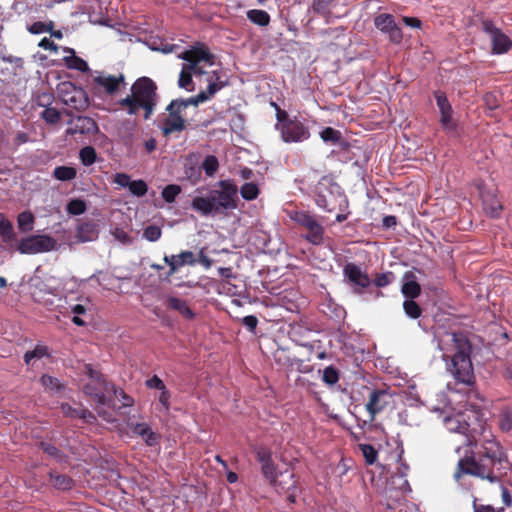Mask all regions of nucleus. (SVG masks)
Masks as SVG:
<instances>
[{
  "mask_svg": "<svg viewBox=\"0 0 512 512\" xmlns=\"http://www.w3.org/2000/svg\"><path fill=\"white\" fill-rule=\"evenodd\" d=\"M464 456L458 460L454 478L473 476L491 484L501 483L510 466L507 451L495 436L466 439Z\"/></svg>",
  "mask_w": 512,
  "mask_h": 512,
  "instance_id": "nucleus-1",
  "label": "nucleus"
},
{
  "mask_svg": "<svg viewBox=\"0 0 512 512\" xmlns=\"http://www.w3.org/2000/svg\"><path fill=\"white\" fill-rule=\"evenodd\" d=\"M445 350L444 359L450 357L451 363L447 369L458 383L471 386L475 383L474 369L471 361L472 346L467 336L462 332L446 334V339L440 342Z\"/></svg>",
  "mask_w": 512,
  "mask_h": 512,
  "instance_id": "nucleus-2",
  "label": "nucleus"
},
{
  "mask_svg": "<svg viewBox=\"0 0 512 512\" xmlns=\"http://www.w3.org/2000/svg\"><path fill=\"white\" fill-rule=\"evenodd\" d=\"M218 189H213L208 196H196L191 201V208L202 216L225 214L238 207V187L231 179L220 180Z\"/></svg>",
  "mask_w": 512,
  "mask_h": 512,
  "instance_id": "nucleus-3",
  "label": "nucleus"
},
{
  "mask_svg": "<svg viewBox=\"0 0 512 512\" xmlns=\"http://www.w3.org/2000/svg\"><path fill=\"white\" fill-rule=\"evenodd\" d=\"M158 102L157 85L149 77L138 78L131 86V94L119 101V105L129 115H135L140 108L144 110V119L148 120L155 111Z\"/></svg>",
  "mask_w": 512,
  "mask_h": 512,
  "instance_id": "nucleus-4",
  "label": "nucleus"
},
{
  "mask_svg": "<svg viewBox=\"0 0 512 512\" xmlns=\"http://www.w3.org/2000/svg\"><path fill=\"white\" fill-rule=\"evenodd\" d=\"M315 202L324 211L332 212L335 207L331 204V198L341 197V187L329 175L323 176L315 185Z\"/></svg>",
  "mask_w": 512,
  "mask_h": 512,
  "instance_id": "nucleus-5",
  "label": "nucleus"
},
{
  "mask_svg": "<svg viewBox=\"0 0 512 512\" xmlns=\"http://www.w3.org/2000/svg\"><path fill=\"white\" fill-rule=\"evenodd\" d=\"M57 91L61 102L72 109L83 111L89 105L85 90L80 87H76L71 82L60 83Z\"/></svg>",
  "mask_w": 512,
  "mask_h": 512,
  "instance_id": "nucleus-6",
  "label": "nucleus"
},
{
  "mask_svg": "<svg viewBox=\"0 0 512 512\" xmlns=\"http://www.w3.org/2000/svg\"><path fill=\"white\" fill-rule=\"evenodd\" d=\"M125 77L122 73L118 75H110L104 72L98 73L91 80V91L95 95H108L112 96L116 94L121 85H125Z\"/></svg>",
  "mask_w": 512,
  "mask_h": 512,
  "instance_id": "nucleus-7",
  "label": "nucleus"
},
{
  "mask_svg": "<svg viewBox=\"0 0 512 512\" xmlns=\"http://www.w3.org/2000/svg\"><path fill=\"white\" fill-rule=\"evenodd\" d=\"M57 241L50 235H32L23 238L18 246L22 254H38L56 249Z\"/></svg>",
  "mask_w": 512,
  "mask_h": 512,
  "instance_id": "nucleus-8",
  "label": "nucleus"
},
{
  "mask_svg": "<svg viewBox=\"0 0 512 512\" xmlns=\"http://www.w3.org/2000/svg\"><path fill=\"white\" fill-rule=\"evenodd\" d=\"M292 219L307 230L305 239L313 245H321L324 240V228L308 212H296Z\"/></svg>",
  "mask_w": 512,
  "mask_h": 512,
  "instance_id": "nucleus-9",
  "label": "nucleus"
},
{
  "mask_svg": "<svg viewBox=\"0 0 512 512\" xmlns=\"http://www.w3.org/2000/svg\"><path fill=\"white\" fill-rule=\"evenodd\" d=\"M255 458L260 464L261 474L270 484L275 483L276 476L280 472L277 470V464L273 460L272 451L265 445H257L253 449Z\"/></svg>",
  "mask_w": 512,
  "mask_h": 512,
  "instance_id": "nucleus-10",
  "label": "nucleus"
},
{
  "mask_svg": "<svg viewBox=\"0 0 512 512\" xmlns=\"http://www.w3.org/2000/svg\"><path fill=\"white\" fill-rule=\"evenodd\" d=\"M482 31L490 37L493 54H504L511 49L512 41L510 38L501 29L496 27L492 21L484 20L482 22Z\"/></svg>",
  "mask_w": 512,
  "mask_h": 512,
  "instance_id": "nucleus-11",
  "label": "nucleus"
},
{
  "mask_svg": "<svg viewBox=\"0 0 512 512\" xmlns=\"http://www.w3.org/2000/svg\"><path fill=\"white\" fill-rule=\"evenodd\" d=\"M178 57L188 62L184 65L189 69H196L197 65L201 62L213 65L215 60V56L209 51L208 47L200 42L195 43L190 49L183 51Z\"/></svg>",
  "mask_w": 512,
  "mask_h": 512,
  "instance_id": "nucleus-12",
  "label": "nucleus"
},
{
  "mask_svg": "<svg viewBox=\"0 0 512 512\" xmlns=\"http://www.w3.org/2000/svg\"><path fill=\"white\" fill-rule=\"evenodd\" d=\"M343 276L355 293H363L364 289L368 288L371 284L368 274L363 272L361 267L353 262H347L344 265Z\"/></svg>",
  "mask_w": 512,
  "mask_h": 512,
  "instance_id": "nucleus-13",
  "label": "nucleus"
},
{
  "mask_svg": "<svg viewBox=\"0 0 512 512\" xmlns=\"http://www.w3.org/2000/svg\"><path fill=\"white\" fill-rule=\"evenodd\" d=\"M391 399L392 394L388 389H372L370 391L368 401L365 405L366 411L369 414V423L373 422L376 415L381 413L387 405H389Z\"/></svg>",
  "mask_w": 512,
  "mask_h": 512,
  "instance_id": "nucleus-14",
  "label": "nucleus"
},
{
  "mask_svg": "<svg viewBox=\"0 0 512 512\" xmlns=\"http://www.w3.org/2000/svg\"><path fill=\"white\" fill-rule=\"evenodd\" d=\"M281 138L286 143L292 142H303L310 137V131L297 117H294L292 121L282 124V127L278 130Z\"/></svg>",
  "mask_w": 512,
  "mask_h": 512,
  "instance_id": "nucleus-15",
  "label": "nucleus"
},
{
  "mask_svg": "<svg viewBox=\"0 0 512 512\" xmlns=\"http://www.w3.org/2000/svg\"><path fill=\"white\" fill-rule=\"evenodd\" d=\"M166 111L168 117L162 123V133L164 136L180 133L186 129V120L183 117V111L179 109L175 103L170 102Z\"/></svg>",
  "mask_w": 512,
  "mask_h": 512,
  "instance_id": "nucleus-16",
  "label": "nucleus"
},
{
  "mask_svg": "<svg viewBox=\"0 0 512 512\" xmlns=\"http://www.w3.org/2000/svg\"><path fill=\"white\" fill-rule=\"evenodd\" d=\"M374 25L381 32L388 34L389 40L399 44L403 39L401 28L396 24L394 16L388 13H382L374 18Z\"/></svg>",
  "mask_w": 512,
  "mask_h": 512,
  "instance_id": "nucleus-17",
  "label": "nucleus"
},
{
  "mask_svg": "<svg viewBox=\"0 0 512 512\" xmlns=\"http://www.w3.org/2000/svg\"><path fill=\"white\" fill-rule=\"evenodd\" d=\"M437 107L440 112V124L446 132L456 129V122L452 118L453 109L445 92L437 90L434 92Z\"/></svg>",
  "mask_w": 512,
  "mask_h": 512,
  "instance_id": "nucleus-18",
  "label": "nucleus"
},
{
  "mask_svg": "<svg viewBox=\"0 0 512 512\" xmlns=\"http://www.w3.org/2000/svg\"><path fill=\"white\" fill-rule=\"evenodd\" d=\"M98 131L99 128L94 119L87 116H78L72 127L67 129V134L95 135Z\"/></svg>",
  "mask_w": 512,
  "mask_h": 512,
  "instance_id": "nucleus-19",
  "label": "nucleus"
},
{
  "mask_svg": "<svg viewBox=\"0 0 512 512\" xmlns=\"http://www.w3.org/2000/svg\"><path fill=\"white\" fill-rule=\"evenodd\" d=\"M270 485L275 488L277 493L280 494L299 489L296 475L292 471L288 470L280 472L278 476H276L275 483H270Z\"/></svg>",
  "mask_w": 512,
  "mask_h": 512,
  "instance_id": "nucleus-20",
  "label": "nucleus"
},
{
  "mask_svg": "<svg viewBox=\"0 0 512 512\" xmlns=\"http://www.w3.org/2000/svg\"><path fill=\"white\" fill-rule=\"evenodd\" d=\"M165 263L169 266V275H173L184 265H194L196 260L191 251H182L178 255L164 256Z\"/></svg>",
  "mask_w": 512,
  "mask_h": 512,
  "instance_id": "nucleus-21",
  "label": "nucleus"
},
{
  "mask_svg": "<svg viewBox=\"0 0 512 512\" xmlns=\"http://www.w3.org/2000/svg\"><path fill=\"white\" fill-rule=\"evenodd\" d=\"M83 391L86 395L90 396L96 404L108 407L112 406L113 400L108 399L105 396V392H109L110 390H106L103 386H99L97 381L85 384Z\"/></svg>",
  "mask_w": 512,
  "mask_h": 512,
  "instance_id": "nucleus-22",
  "label": "nucleus"
},
{
  "mask_svg": "<svg viewBox=\"0 0 512 512\" xmlns=\"http://www.w3.org/2000/svg\"><path fill=\"white\" fill-rule=\"evenodd\" d=\"M446 428L455 433H460L475 440L473 436H470V425L467 423L464 414H457L445 419Z\"/></svg>",
  "mask_w": 512,
  "mask_h": 512,
  "instance_id": "nucleus-23",
  "label": "nucleus"
},
{
  "mask_svg": "<svg viewBox=\"0 0 512 512\" xmlns=\"http://www.w3.org/2000/svg\"><path fill=\"white\" fill-rule=\"evenodd\" d=\"M132 432L140 436L148 446H155L158 444L159 436L153 432L147 423L129 424Z\"/></svg>",
  "mask_w": 512,
  "mask_h": 512,
  "instance_id": "nucleus-24",
  "label": "nucleus"
},
{
  "mask_svg": "<svg viewBox=\"0 0 512 512\" xmlns=\"http://www.w3.org/2000/svg\"><path fill=\"white\" fill-rule=\"evenodd\" d=\"M484 211L492 218H497L503 209L501 202L493 192H483L481 194Z\"/></svg>",
  "mask_w": 512,
  "mask_h": 512,
  "instance_id": "nucleus-25",
  "label": "nucleus"
},
{
  "mask_svg": "<svg viewBox=\"0 0 512 512\" xmlns=\"http://www.w3.org/2000/svg\"><path fill=\"white\" fill-rule=\"evenodd\" d=\"M401 292L406 299H415L421 294V286L415 280V275L412 272L404 274V283L401 287Z\"/></svg>",
  "mask_w": 512,
  "mask_h": 512,
  "instance_id": "nucleus-26",
  "label": "nucleus"
},
{
  "mask_svg": "<svg viewBox=\"0 0 512 512\" xmlns=\"http://www.w3.org/2000/svg\"><path fill=\"white\" fill-rule=\"evenodd\" d=\"M98 227L93 221L82 222L77 226L76 237L79 242H90L98 238Z\"/></svg>",
  "mask_w": 512,
  "mask_h": 512,
  "instance_id": "nucleus-27",
  "label": "nucleus"
},
{
  "mask_svg": "<svg viewBox=\"0 0 512 512\" xmlns=\"http://www.w3.org/2000/svg\"><path fill=\"white\" fill-rule=\"evenodd\" d=\"M165 303L167 308L177 311L185 319L192 320L195 318V313L189 307L187 301L174 296H169L166 298Z\"/></svg>",
  "mask_w": 512,
  "mask_h": 512,
  "instance_id": "nucleus-28",
  "label": "nucleus"
},
{
  "mask_svg": "<svg viewBox=\"0 0 512 512\" xmlns=\"http://www.w3.org/2000/svg\"><path fill=\"white\" fill-rule=\"evenodd\" d=\"M208 82L209 83L206 90L200 91L201 93H204V95L207 97V100L213 98L218 91L228 85L227 81L221 80V77L217 71H213L210 74Z\"/></svg>",
  "mask_w": 512,
  "mask_h": 512,
  "instance_id": "nucleus-29",
  "label": "nucleus"
},
{
  "mask_svg": "<svg viewBox=\"0 0 512 512\" xmlns=\"http://www.w3.org/2000/svg\"><path fill=\"white\" fill-rule=\"evenodd\" d=\"M49 478L52 486L57 490L67 491L74 486V480L66 474H57L54 471L49 472Z\"/></svg>",
  "mask_w": 512,
  "mask_h": 512,
  "instance_id": "nucleus-30",
  "label": "nucleus"
},
{
  "mask_svg": "<svg viewBox=\"0 0 512 512\" xmlns=\"http://www.w3.org/2000/svg\"><path fill=\"white\" fill-rule=\"evenodd\" d=\"M247 19L259 27H266L270 24L271 17L265 10L251 9L246 12Z\"/></svg>",
  "mask_w": 512,
  "mask_h": 512,
  "instance_id": "nucleus-31",
  "label": "nucleus"
},
{
  "mask_svg": "<svg viewBox=\"0 0 512 512\" xmlns=\"http://www.w3.org/2000/svg\"><path fill=\"white\" fill-rule=\"evenodd\" d=\"M205 101H207V97L204 93L199 92L197 95L187 99H173L171 102L175 103L176 106L184 112L189 106L193 105L197 107L200 103H204Z\"/></svg>",
  "mask_w": 512,
  "mask_h": 512,
  "instance_id": "nucleus-32",
  "label": "nucleus"
},
{
  "mask_svg": "<svg viewBox=\"0 0 512 512\" xmlns=\"http://www.w3.org/2000/svg\"><path fill=\"white\" fill-rule=\"evenodd\" d=\"M76 175V169L71 166H57L53 170V177L59 181H71Z\"/></svg>",
  "mask_w": 512,
  "mask_h": 512,
  "instance_id": "nucleus-33",
  "label": "nucleus"
},
{
  "mask_svg": "<svg viewBox=\"0 0 512 512\" xmlns=\"http://www.w3.org/2000/svg\"><path fill=\"white\" fill-rule=\"evenodd\" d=\"M43 357H50L48 347L42 344H37L31 351L24 354V362L30 364L33 359H41Z\"/></svg>",
  "mask_w": 512,
  "mask_h": 512,
  "instance_id": "nucleus-34",
  "label": "nucleus"
},
{
  "mask_svg": "<svg viewBox=\"0 0 512 512\" xmlns=\"http://www.w3.org/2000/svg\"><path fill=\"white\" fill-rule=\"evenodd\" d=\"M39 447L43 450L44 453L54 458L58 462H64L67 459L66 455L51 443L42 441L39 443Z\"/></svg>",
  "mask_w": 512,
  "mask_h": 512,
  "instance_id": "nucleus-35",
  "label": "nucleus"
},
{
  "mask_svg": "<svg viewBox=\"0 0 512 512\" xmlns=\"http://www.w3.org/2000/svg\"><path fill=\"white\" fill-rule=\"evenodd\" d=\"M192 70L187 68V66L183 65L182 70L179 75L178 85L180 88H183L187 91H193V79H192Z\"/></svg>",
  "mask_w": 512,
  "mask_h": 512,
  "instance_id": "nucleus-36",
  "label": "nucleus"
},
{
  "mask_svg": "<svg viewBox=\"0 0 512 512\" xmlns=\"http://www.w3.org/2000/svg\"><path fill=\"white\" fill-rule=\"evenodd\" d=\"M498 425L502 432H509L512 429V409L510 407L501 410Z\"/></svg>",
  "mask_w": 512,
  "mask_h": 512,
  "instance_id": "nucleus-37",
  "label": "nucleus"
},
{
  "mask_svg": "<svg viewBox=\"0 0 512 512\" xmlns=\"http://www.w3.org/2000/svg\"><path fill=\"white\" fill-rule=\"evenodd\" d=\"M405 314L411 319H418L422 316L423 310L414 299H406L403 302Z\"/></svg>",
  "mask_w": 512,
  "mask_h": 512,
  "instance_id": "nucleus-38",
  "label": "nucleus"
},
{
  "mask_svg": "<svg viewBox=\"0 0 512 512\" xmlns=\"http://www.w3.org/2000/svg\"><path fill=\"white\" fill-rule=\"evenodd\" d=\"M39 115L41 119H43L49 125H56L61 120V114L59 110L52 106L44 108Z\"/></svg>",
  "mask_w": 512,
  "mask_h": 512,
  "instance_id": "nucleus-39",
  "label": "nucleus"
},
{
  "mask_svg": "<svg viewBox=\"0 0 512 512\" xmlns=\"http://www.w3.org/2000/svg\"><path fill=\"white\" fill-rule=\"evenodd\" d=\"M0 236L4 242H10L14 238L12 223L0 213Z\"/></svg>",
  "mask_w": 512,
  "mask_h": 512,
  "instance_id": "nucleus-40",
  "label": "nucleus"
},
{
  "mask_svg": "<svg viewBox=\"0 0 512 512\" xmlns=\"http://www.w3.org/2000/svg\"><path fill=\"white\" fill-rule=\"evenodd\" d=\"M79 158L84 166H91L96 162L97 153L94 147L85 146L79 152Z\"/></svg>",
  "mask_w": 512,
  "mask_h": 512,
  "instance_id": "nucleus-41",
  "label": "nucleus"
},
{
  "mask_svg": "<svg viewBox=\"0 0 512 512\" xmlns=\"http://www.w3.org/2000/svg\"><path fill=\"white\" fill-rule=\"evenodd\" d=\"M259 188L257 184L253 182L244 183L240 188V194L243 199L247 201H252L256 199L259 195Z\"/></svg>",
  "mask_w": 512,
  "mask_h": 512,
  "instance_id": "nucleus-42",
  "label": "nucleus"
},
{
  "mask_svg": "<svg viewBox=\"0 0 512 512\" xmlns=\"http://www.w3.org/2000/svg\"><path fill=\"white\" fill-rule=\"evenodd\" d=\"M359 450L362 452V455L365 459V462L368 465H373L378 458V451L371 444H359Z\"/></svg>",
  "mask_w": 512,
  "mask_h": 512,
  "instance_id": "nucleus-43",
  "label": "nucleus"
},
{
  "mask_svg": "<svg viewBox=\"0 0 512 512\" xmlns=\"http://www.w3.org/2000/svg\"><path fill=\"white\" fill-rule=\"evenodd\" d=\"M65 63L68 68L75 69L80 72H87L89 70V66L87 62L82 59L81 57H78L76 55H72L65 58Z\"/></svg>",
  "mask_w": 512,
  "mask_h": 512,
  "instance_id": "nucleus-44",
  "label": "nucleus"
},
{
  "mask_svg": "<svg viewBox=\"0 0 512 512\" xmlns=\"http://www.w3.org/2000/svg\"><path fill=\"white\" fill-rule=\"evenodd\" d=\"M87 374L91 378V382L97 381V384L106 390L114 389V384L108 382L101 372L94 370L91 366H87Z\"/></svg>",
  "mask_w": 512,
  "mask_h": 512,
  "instance_id": "nucleus-45",
  "label": "nucleus"
},
{
  "mask_svg": "<svg viewBox=\"0 0 512 512\" xmlns=\"http://www.w3.org/2000/svg\"><path fill=\"white\" fill-rule=\"evenodd\" d=\"M18 226L27 232L33 229L34 216L30 211H23L17 217Z\"/></svg>",
  "mask_w": 512,
  "mask_h": 512,
  "instance_id": "nucleus-46",
  "label": "nucleus"
},
{
  "mask_svg": "<svg viewBox=\"0 0 512 512\" xmlns=\"http://www.w3.org/2000/svg\"><path fill=\"white\" fill-rule=\"evenodd\" d=\"M340 374L339 370L334 366H328L323 370L322 381L328 385L333 386L339 381Z\"/></svg>",
  "mask_w": 512,
  "mask_h": 512,
  "instance_id": "nucleus-47",
  "label": "nucleus"
},
{
  "mask_svg": "<svg viewBox=\"0 0 512 512\" xmlns=\"http://www.w3.org/2000/svg\"><path fill=\"white\" fill-rule=\"evenodd\" d=\"M86 209V203L82 199H72L66 206V210L70 215H81L86 211Z\"/></svg>",
  "mask_w": 512,
  "mask_h": 512,
  "instance_id": "nucleus-48",
  "label": "nucleus"
},
{
  "mask_svg": "<svg viewBox=\"0 0 512 512\" xmlns=\"http://www.w3.org/2000/svg\"><path fill=\"white\" fill-rule=\"evenodd\" d=\"M181 193V187L179 185H176V184H170V185H167L163 190H162V198L164 199L165 202L167 203H172L175 201L176 197Z\"/></svg>",
  "mask_w": 512,
  "mask_h": 512,
  "instance_id": "nucleus-49",
  "label": "nucleus"
},
{
  "mask_svg": "<svg viewBox=\"0 0 512 512\" xmlns=\"http://www.w3.org/2000/svg\"><path fill=\"white\" fill-rule=\"evenodd\" d=\"M202 168L207 176H213L219 168L218 159L214 155H208L205 157Z\"/></svg>",
  "mask_w": 512,
  "mask_h": 512,
  "instance_id": "nucleus-50",
  "label": "nucleus"
},
{
  "mask_svg": "<svg viewBox=\"0 0 512 512\" xmlns=\"http://www.w3.org/2000/svg\"><path fill=\"white\" fill-rule=\"evenodd\" d=\"M129 191L136 197L144 196L148 191V186L144 180H133L129 185Z\"/></svg>",
  "mask_w": 512,
  "mask_h": 512,
  "instance_id": "nucleus-51",
  "label": "nucleus"
},
{
  "mask_svg": "<svg viewBox=\"0 0 512 512\" xmlns=\"http://www.w3.org/2000/svg\"><path fill=\"white\" fill-rule=\"evenodd\" d=\"M334 0H313L312 9L315 13L320 15H328L330 13V6Z\"/></svg>",
  "mask_w": 512,
  "mask_h": 512,
  "instance_id": "nucleus-52",
  "label": "nucleus"
},
{
  "mask_svg": "<svg viewBox=\"0 0 512 512\" xmlns=\"http://www.w3.org/2000/svg\"><path fill=\"white\" fill-rule=\"evenodd\" d=\"M320 136L323 141L325 142H331L336 143L341 139V133L340 131L332 128V127H326L320 132Z\"/></svg>",
  "mask_w": 512,
  "mask_h": 512,
  "instance_id": "nucleus-53",
  "label": "nucleus"
},
{
  "mask_svg": "<svg viewBox=\"0 0 512 512\" xmlns=\"http://www.w3.org/2000/svg\"><path fill=\"white\" fill-rule=\"evenodd\" d=\"M53 28H54V24L52 21H50L49 23L36 21L27 27L28 31L31 34H41L44 32L51 31Z\"/></svg>",
  "mask_w": 512,
  "mask_h": 512,
  "instance_id": "nucleus-54",
  "label": "nucleus"
},
{
  "mask_svg": "<svg viewBox=\"0 0 512 512\" xmlns=\"http://www.w3.org/2000/svg\"><path fill=\"white\" fill-rule=\"evenodd\" d=\"M161 235L162 230L157 225H149L143 231V237L150 242H155L159 240Z\"/></svg>",
  "mask_w": 512,
  "mask_h": 512,
  "instance_id": "nucleus-55",
  "label": "nucleus"
},
{
  "mask_svg": "<svg viewBox=\"0 0 512 512\" xmlns=\"http://www.w3.org/2000/svg\"><path fill=\"white\" fill-rule=\"evenodd\" d=\"M40 382L45 388L51 391H59L63 388L57 378L47 374L42 375Z\"/></svg>",
  "mask_w": 512,
  "mask_h": 512,
  "instance_id": "nucleus-56",
  "label": "nucleus"
},
{
  "mask_svg": "<svg viewBox=\"0 0 512 512\" xmlns=\"http://www.w3.org/2000/svg\"><path fill=\"white\" fill-rule=\"evenodd\" d=\"M53 101H54V95L49 92L39 93V94H37V96L35 98L36 106L42 107L43 109L51 106Z\"/></svg>",
  "mask_w": 512,
  "mask_h": 512,
  "instance_id": "nucleus-57",
  "label": "nucleus"
},
{
  "mask_svg": "<svg viewBox=\"0 0 512 512\" xmlns=\"http://www.w3.org/2000/svg\"><path fill=\"white\" fill-rule=\"evenodd\" d=\"M72 417L83 419L86 423L92 424L96 421V416L88 409H74Z\"/></svg>",
  "mask_w": 512,
  "mask_h": 512,
  "instance_id": "nucleus-58",
  "label": "nucleus"
},
{
  "mask_svg": "<svg viewBox=\"0 0 512 512\" xmlns=\"http://www.w3.org/2000/svg\"><path fill=\"white\" fill-rule=\"evenodd\" d=\"M109 390L113 392L115 397L121 400L123 407H131L134 404L133 398L126 394L123 389H118L114 386V389Z\"/></svg>",
  "mask_w": 512,
  "mask_h": 512,
  "instance_id": "nucleus-59",
  "label": "nucleus"
},
{
  "mask_svg": "<svg viewBox=\"0 0 512 512\" xmlns=\"http://www.w3.org/2000/svg\"><path fill=\"white\" fill-rule=\"evenodd\" d=\"M504 507L495 509L491 505L479 504L475 498L473 501V512H504Z\"/></svg>",
  "mask_w": 512,
  "mask_h": 512,
  "instance_id": "nucleus-60",
  "label": "nucleus"
},
{
  "mask_svg": "<svg viewBox=\"0 0 512 512\" xmlns=\"http://www.w3.org/2000/svg\"><path fill=\"white\" fill-rule=\"evenodd\" d=\"M170 398L171 393L166 387L165 389L160 390L159 402L166 412L170 410Z\"/></svg>",
  "mask_w": 512,
  "mask_h": 512,
  "instance_id": "nucleus-61",
  "label": "nucleus"
},
{
  "mask_svg": "<svg viewBox=\"0 0 512 512\" xmlns=\"http://www.w3.org/2000/svg\"><path fill=\"white\" fill-rule=\"evenodd\" d=\"M276 119H277V124L275 125V127L277 130H279L282 127V124H285L286 122L293 120V118L289 117L287 111H285L283 109H277Z\"/></svg>",
  "mask_w": 512,
  "mask_h": 512,
  "instance_id": "nucleus-62",
  "label": "nucleus"
},
{
  "mask_svg": "<svg viewBox=\"0 0 512 512\" xmlns=\"http://www.w3.org/2000/svg\"><path fill=\"white\" fill-rule=\"evenodd\" d=\"M242 324L252 333L255 332L258 325V319L254 315H248L242 318Z\"/></svg>",
  "mask_w": 512,
  "mask_h": 512,
  "instance_id": "nucleus-63",
  "label": "nucleus"
},
{
  "mask_svg": "<svg viewBox=\"0 0 512 512\" xmlns=\"http://www.w3.org/2000/svg\"><path fill=\"white\" fill-rule=\"evenodd\" d=\"M113 182L115 184L119 185L120 187H129V185L131 183V178L126 173H116L114 175Z\"/></svg>",
  "mask_w": 512,
  "mask_h": 512,
  "instance_id": "nucleus-64",
  "label": "nucleus"
}]
</instances>
